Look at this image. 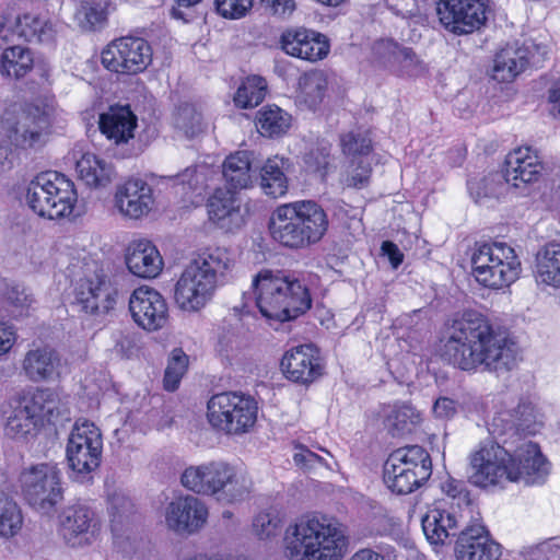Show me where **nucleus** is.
Returning <instances> with one entry per match:
<instances>
[{
  "mask_svg": "<svg viewBox=\"0 0 560 560\" xmlns=\"http://www.w3.org/2000/svg\"><path fill=\"white\" fill-rule=\"evenodd\" d=\"M55 35V25L47 13L31 11L15 16L5 13L0 18V48L15 39L49 44Z\"/></svg>",
  "mask_w": 560,
  "mask_h": 560,
  "instance_id": "16",
  "label": "nucleus"
},
{
  "mask_svg": "<svg viewBox=\"0 0 560 560\" xmlns=\"http://www.w3.org/2000/svg\"><path fill=\"white\" fill-rule=\"evenodd\" d=\"M388 463L396 467H405L408 470L417 472L427 479L432 474V462L430 454L420 445H408L399 447L392 452L387 458Z\"/></svg>",
  "mask_w": 560,
  "mask_h": 560,
  "instance_id": "38",
  "label": "nucleus"
},
{
  "mask_svg": "<svg viewBox=\"0 0 560 560\" xmlns=\"http://www.w3.org/2000/svg\"><path fill=\"white\" fill-rule=\"evenodd\" d=\"M77 200L74 184L52 171L38 174L26 191L30 208L39 217L50 220L69 217Z\"/></svg>",
  "mask_w": 560,
  "mask_h": 560,
  "instance_id": "9",
  "label": "nucleus"
},
{
  "mask_svg": "<svg viewBox=\"0 0 560 560\" xmlns=\"http://www.w3.org/2000/svg\"><path fill=\"white\" fill-rule=\"evenodd\" d=\"M23 515L18 503L0 491V536H15L22 528Z\"/></svg>",
  "mask_w": 560,
  "mask_h": 560,
  "instance_id": "47",
  "label": "nucleus"
},
{
  "mask_svg": "<svg viewBox=\"0 0 560 560\" xmlns=\"http://www.w3.org/2000/svg\"><path fill=\"white\" fill-rule=\"evenodd\" d=\"M208 172L209 170L206 165L190 166L183 173L176 175V182L184 188L197 190L206 185Z\"/></svg>",
  "mask_w": 560,
  "mask_h": 560,
  "instance_id": "55",
  "label": "nucleus"
},
{
  "mask_svg": "<svg viewBox=\"0 0 560 560\" xmlns=\"http://www.w3.org/2000/svg\"><path fill=\"white\" fill-rule=\"evenodd\" d=\"M180 482L195 493L214 497L224 503L245 500L253 488L252 480L245 474L223 460L187 467L182 474Z\"/></svg>",
  "mask_w": 560,
  "mask_h": 560,
  "instance_id": "7",
  "label": "nucleus"
},
{
  "mask_svg": "<svg viewBox=\"0 0 560 560\" xmlns=\"http://www.w3.org/2000/svg\"><path fill=\"white\" fill-rule=\"evenodd\" d=\"M125 261L128 270L144 279L158 277L163 269V259L152 242L135 240L126 248Z\"/></svg>",
  "mask_w": 560,
  "mask_h": 560,
  "instance_id": "29",
  "label": "nucleus"
},
{
  "mask_svg": "<svg viewBox=\"0 0 560 560\" xmlns=\"http://www.w3.org/2000/svg\"><path fill=\"white\" fill-rule=\"evenodd\" d=\"M103 440L100 429L88 420H78L67 445V458L78 478L95 470L101 463Z\"/></svg>",
  "mask_w": 560,
  "mask_h": 560,
  "instance_id": "15",
  "label": "nucleus"
},
{
  "mask_svg": "<svg viewBox=\"0 0 560 560\" xmlns=\"http://www.w3.org/2000/svg\"><path fill=\"white\" fill-rule=\"evenodd\" d=\"M215 7L222 16L240 19L252 7V0H215Z\"/></svg>",
  "mask_w": 560,
  "mask_h": 560,
  "instance_id": "58",
  "label": "nucleus"
},
{
  "mask_svg": "<svg viewBox=\"0 0 560 560\" xmlns=\"http://www.w3.org/2000/svg\"><path fill=\"white\" fill-rule=\"evenodd\" d=\"M281 526V518L276 511H264L253 520L254 534L260 540H268L278 536Z\"/></svg>",
  "mask_w": 560,
  "mask_h": 560,
  "instance_id": "51",
  "label": "nucleus"
},
{
  "mask_svg": "<svg viewBox=\"0 0 560 560\" xmlns=\"http://www.w3.org/2000/svg\"><path fill=\"white\" fill-rule=\"evenodd\" d=\"M188 363V355L183 351V349L175 348L172 350L163 380L164 388L166 390L173 392L178 387L182 377L187 371Z\"/></svg>",
  "mask_w": 560,
  "mask_h": 560,
  "instance_id": "49",
  "label": "nucleus"
},
{
  "mask_svg": "<svg viewBox=\"0 0 560 560\" xmlns=\"http://www.w3.org/2000/svg\"><path fill=\"white\" fill-rule=\"evenodd\" d=\"M511 465H514L515 475H520V478L511 481L524 482L527 486L542 483L549 474L547 459L539 446L533 442H525L517 447L511 457Z\"/></svg>",
  "mask_w": 560,
  "mask_h": 560,
  "instance_id": "26",
  "label": "nucleus"
},
{
  "mask_svg": "<svg viewBox=\"0 0 560 560\" xmlns=\"http://www.w3.org/2000/svg\"><path fill=\"white\" fill-rule=\"evenodd\" d=\"M267 91V82L259 75L247 77L237 89L234 102L236 106L249 108L259 105Z\"/></svg>",
  "mask_w": 560,
  "mask_h": 560,
  "instance_id": "46",
  "label": "nucleus"
},
{
  "mask_svg": "<svg viewBox=\"0 0 560 560\" xmlns=\"http://www.w3.org/2000/svg\"><path fill=\"white\" fill-rule=\"evenodd\" d=\"M283 159L273 156L260 167L261 189L272 198L282 197L288 190V178L283 172Z\"/></svg>",
  "mask_w": 560,
  "mask_h": 560,
  "instance_id": "40",
  "label": "nucleus"
},
{
  "mask_svg": "<svg viewBox=\"0 0 560 560\" xmlns=\"http://www.w3.org/2000/svg\"><path fill=\"white\" fill-rule=\"evenodd\" d=\"M280 43L285 54L312 62L325 58L329 51L325 35L304 27L285 31Z\"/></svg>",
  "mask_w": 560,
  "mask_h": 560,
  "instance_id": "23",
  "label": "nucleus"
},
{
  "mask_svg": "<svg viewBox=\"0 0 560 560\" xmlns=\"http://www.w3.org/2000/svg\"><path fill=\"white\" fill-rule=\"evenodd\" d=\"M527 66V49L516 45H508L495 55L492 78L499 82H512Z\"/></svg>",
  "mask_w": 560,
  "mask_h": 560,
  "instance_id": "32",
  "label": "nucleus"
},
{
  "mask_svg": "<svg viewBox=\"0 0 560 560\" xmlns=\"http://www.w3.org/2000/svg\"><path fill=\"white\" fill-rule=\"evenodd\" d=\"M252 155L250 152L241 151L225 159L222 174L230 186L229 189H245L250 186L254 173L258 170V166L253 163Z\"/></svg>",
  "mask_w": 560,
  "mask_h": 560,
  "instance_id": "33",
  "label": "nucleus"
},
{
  "mask_svg": "<svg viewBox=\"0 0 560 560\" xmlns=\"http://www.w3.org/2000/svg\"><path fill=\"white\" fill-rule=\"evenodd\" d=\"M398 49L399 45L392 39L378 40L373 47L375 56L387 66H395Z\"/></svg>",
  "mask_w": 560,
  "mask_h": 560,
  "instance_id": "59",
  "label": "nucleus"
},
{
  "mask_svg": "<svg viewBox=\"0 0 560 560\" xmlns=\"http://www.w3.org/2000/svg\"><path fill=\"white\" fill-rule=\"evenodd\" d=\"M52 112L47 104H27L14 115L7 114L2 120L7 140L21 149L42 147L48 135Z\"/></svg>",
  "mask_w": 560,
  "mask_h": 560,
  "instance_id": "12",
  "label": "nucleus"
},
{
  "mask_svg": "<svg viewBox=\"0 0 560 560\" xmlns=\"http://www.w3.org/2000/svg\"><path fill=\"white\" fill-rule=\"evenodd\" d=\"M291 115L276 105L260 108L256 115V127L261 136L277 138L291 127Z\"/></svg>",
  "mask_w": 560,
  "mask_h": 560,
  "instance_id": "39",
  "label": "nucleus"
},
{
  "mask_svg": "<svg viewBox=\"0 0 560 560\" xmlns=\"http://www.w3.org/2000/svg\"><path fill=\"white\" fill-rule=\"evenodd\" d=\"M330 144L322 142L306 152L304 164L307 171L319 173L325 177L330 165Z\"/></svg>",
  "mask_w": 560,
  "mask_h": 560,
  "instance_id": "53",
  "label": "nucleus"
},
{
  "mask_svg": "<svg viewBox=\"0 0 560 560\" xmlns=\"http://www.w3.org/2000/svg\"><path fill=\"white\" fill-rule=\"evenodd\" d=\"M534 278L539 287L560 289V244H548L537 253Z\"/></svg>",
  "mask_w": 560,
  "mask_h": 560,
  "instance_id": "36",
  "label": "nucleus"
},
{
  "mask_svg": "<svg viewBox=\"0 0 560 560\" xmlns=\"http://www.w3.org/2000/svg\"><path fill=\"white\" fill-rule=\"evenodd\" d=\"M79 177L90 187H105L115 178L113 165L94 153H84L77 162Z\"/></svg>",
  "mask_w": 560,
  "mask_h": 560,
  "instance_id": "37",
  "label": "nucleus"
},
{
  "mask_svg": "<svg viewBox=\"0 0 560 560\" xmlns=\"http://www.w3.org/2000/svg\"><path fill=\"white\" fill-rule=\"evenodd\" d=\"M432 410L438 418L448 419L455 415L456 405L454 400L447 397H441L436 399L432 407Z\"/></svg>",
  "mask_w": 560,
  "mask_h": 560,
  "instance_id": "64",
  "label": "nucleus"
},
{
  "mask_svg": "<svg viewBox=\"0 0 560 560\" xmlns=\"http://www.w3.org/2000/svg\"><path fill=\"white\" fill-rule=\"evenodd\" d=\"M341 148L351 160L370 159L371 139L363 133L348 132L341 137Z\"/></svg>",
  "mask_w": 560,
  "mask_h": 560,
  "instance_id": "52",
  "label": "nucleus"
},
{
  "mask_svg": "<svg viewBox=\"0 0 560 560\" xmlns=\"http://www.w3.org/2000/svg\"><path fill=\"white\" fill-rule=\"evenodd\" d=\"M327 229L325 210L312 200L279 206L269 222L272 238L289 248H304L319 242Z\"/></svg>",
  "mask_w": 560,
  "mask_h": 560,
  "instance_id": "5",
  "label": "nucleus"
},
{
  "mask_svg": "<svg viewBox=\"0 0 560 560\" xmlns=\"http://www.w3.org/2000/svg\"><path fill=\"white\" fill-rule=\"evenodd\" d=\"M207 520V505L191 494L175 498L165 509V524L170 530L178 535H191L199 532Z\"/></svg>",
  "mask_w": 560,
  "mask_h": 560,
  "instance_id": "20",
  "label": "nucleus"
},
{
  "mask_svg": "<svg viewBox=\"0 0 560 560\" xmlns=\"http://www.w3.org/2000/svg\"><path fill=\"white\" fill-rule=\"evenodd\" d=\"M471 272L483 287L499 290L514 283L522 272V264L513 247L505 243L476 245L471 256Z\"/></svg>",
  "mask_w": 560,
  "mask_h": 560,
  "instance_id": "8",
  "label": "nucleus"
},
{
  "mask_svg": "<svg viewBox=\"0 0 560 560\" xmlns=\"http://www.w3.org/2000/svg\"><path fill=\"white\" fill-rule=\"evenodd\" d=\"M347 547L341 524L325 515L301 517L287 527L283 537L288 560H341Z\"/></svg>",
  "mask_w": 560,
  "mask_h": 560,
  "instance_id": "3",
  "label": "nucleus"
},
{
  "mask_svg": "<svg viewBox=\"0 0 560 560\" xmlns=\"http://www.w3.org/2000/svg\"><path fill=\"white\" fill-rule=\"evenodd\" d=\"M442 357L464 371L481 368L500 375L516 368L520 349L506 331L494 328L485 316L466 312L448 328Z\"/></svg>",
  "mask_w": 560,
  "mask_h": 560,
  "instance_id": "1",
  "label": "nucleus"
},
{
  "mask_svg": "<svg viewBox=\"0 0 560 560\" xmlns=\"http://www.w3.org/2000/svg\"><path fill=\"white\" fill-rule=\"evenodd\" d=\"M541 170L537 152L525 147L508 154L502 174L510 189H523L522 194H525L527 185L538 179Z\"/></svg>",
  "mask_w": 560,
  "mask_h": 560,
  "instance_id": "22",
  "label": "nucleus"
},
{
  "mask_svg": "<svg viewBox=\"0 0 560 560\" xmlns=\"http://www.w3.org/2000/svg\"><path fill=\"white\" fill-rule=\"evenodd\" d=\"M207 209L210 221L221 230L232 232L244 224L241 200L231 189H215L208 199Z\"/></svg>",
  "mask_w": 560,
  "mask_h": 560,
  "instance_id": "25",
  "label": "nucleus"
},
{
  "mask_svg": "<svg viewBox=\"0 0 560 560\" xmlns=\"http://www.w3.org/2000/svg\"><path fill=\"white\" fill-rule=\"evenodd\" d=\"M61 476L58 464L52 462L25 468L20 476L25 501L42 514L54 512L63 498Z\"/></svg>",
  "mask_w": 560,
  "mask_h": 560,
  "instance_id": "11",
  "label": "nucleus"
},
{
  "mask_svg": "<svg viewBox=\"0 0 560 560\" xmlns=\"http://www.w3.org/2000/svg\"><path fill=\"white\" fill-rule=\"evenodd\" d=\"M7 416L5 432L15 440L36 435L38 429L47 423H55L67 415V409L58 394L51 389L25 390L12 397Z\"/></svg>",
  "mask_w": 560,
  "mask_h": 560,
  "instance_id": "6",
  "label": "nucleus"
},
{
  "mask_svg": "<svg viewBox=\"0 0 560 560\" xmlns=\"http://www.w3.org/2000/svg\"><path fill=\"white\" fill-rule=\"evenodd\" d=\"M100 129L116 144L126 143L135 136L137 116L128 106H112L100 116Z\"/></svg>",
  "mask_w": 560,
  "mask_h": 560,
  "instance_id": "31",
  "label": "nucleus"
},
{
  "mask_svg": "<svg viewBox=\"0 0 560 560\" xmlns=\"http://www.w3.org/2000/svg\"><path fill=\"white\" fill-rule=\"evenodd\" d=\"M421 525L430 544L443 545L448 537L457 535L458 521L454 513L433 509L422 517Z\"/></svg>",
  "mask_w": 560,
  "mask_h": 560,
  "instance_id": "35",
  "label": "nucleus"
},
{
  "mask_svg": "<svg viewBox=\"0 0 560 560\" xmlns=\"http://www.w3.org/2000/svg\"><path fill=\"white\" fill-rule=\"evenodd\" d=\"M0 55V74L10 80L24 78L34 67L33 52L24 46L10 43L3 45Z\"/></svg>",
  "mask_w": 560,
  "mask_h": 560,
  "instance_id": "34",
  "label": "nucleus"
},
{
  "mask_svg": "<svg viewBox=\"0 0 560 560\" xmlns=\"http://www.w3.org/2000/svg\"><path fill=\"white\" fill-rule=\"evenodd\" d=\"M61 361L58 352L49 346H38L28 350L22 368L33 382L54 380L59 375Z\"/></svg>",
  "mask_w": 560,
  "mask_h": 560,
  "instance_id": "30",
  "label": "nucleus"
},
{
  "mask_svg": "<svg viewBox=\"0 0 560 560\" xmlns=\"http://www.w3.org/2000/svg\"><path fill=\"white\" fill-rule=\"evenodd\" d=\"M209 423L229 434L248 432L257 420L258 405L249 395L237 392H223L213 395L208 401Z\"/></svg>",
  "mask_w": 560,
  "mask_h": 560,
  "instance_id": "10",
  "label": "nucleus"
},
{
  "mask_svg": "<svg viewBox=\"0 0 560 560\" xmlns=\"http://www.w3.org/2000/svg\"><path fill=\"white\" fill-rule=\"evenodd\" d=\"M96 523H93V513L90 509L75 505L63 512L61 520V534L71 547H82L92 544L96 537Z\"/></svg>",
  "mask_w": 560,
  "mask_h": 560,
  "instance_id": "28",
  "label": "nucleus"
},
{
  "mask_svg": "<svg viewBox=\"0 0 560 560\" xmlns=\"http://www.w3.org/2000/svg\"><path fill=\"white\" fill-rule=\"evenodd\" d=\"M428 479L408 470L405 467H396L385 462L384 481L388 489L397 494H408L418 489Z\"/></svg>",
  "mask_w": 560,
  "mask_h": 560,
  "instance_id": "42",
  "label": "nucleus"
},
{
  "mask_svg": "<svg viewBox=\"0 0 560 560\" xmlns=\"http://www.w3.org/2000/svg\"><path fill=\"white\" fill-rule=\"evenodd\" d=\"M468 478L475 486L486 488L520 478V475H515L509 452L489 442L470 455Z\"/></svg>",
  "mask_w": 560,
  "mask_h": 560,
  "instance_id": "14",
  "label": "nucleus"
},
{
  "mask_svg": "<svg viewBox=\"0 0 560 560\" xmlns=\"http://www.w3.org/2000/svg\"><path fill=\"white\" fill-rule=\"evenodd\" d=\"M35 300L27 290L19 284L7 285L1 299V310L12 318L27 316Z\"/></svg>",
  "mask_w": 560,
  "mask_h": 560,
  "instance_id": "43",
  "label": "nucleus"
},
{
  "mask_svg": "<svg viewBox=\"0 0 560 560\" xmlns=\"http://www.w3.org/2000/svg\"><path fill=\"white\" fill-rule=\"evenodd\" d=\"M327 84L322 71L303 74L299 81L298 102L308 109H315L325 97Z\"/></svg>",
  "mask_w": 560,
  "mask_h": 560,
  "instance_id": "41",
  "label": "nucleus"
},
{
  "mask_svg": "<svg viewBox=\"0 0 560 560\" xmlns=\"http://www.w3.org/2000/svg\"><path fill=\"white\" fill-rule=\"evenodd\" d=\"M470 196L476 202L486 198H499L509 188L501 173H492L483 177L470 178L467 183Z\"/></svg>",
  "mask_w": 560,
  "mask_h": 560,
  "instance_id": "45",
  "label": "nucleus"
},
{
  "mask_svg": "<svg viewBox=\"0 0 560 560\" xmlns=\"http://www.w3.org/2000/svg\"><path fill=\"white\" fill-rule=\"evenodd\" d=\"M174 125L187 138L198 136L205 127L201 113L191 104H183L178 107L174 117Z\"/></svg>",
  "mask_w": 560,
  "mask_h": 560,
  "instance_id": "48",
  "label": "nucleus"
},
{
  "mask_svg": "<svg viewBox=\"0 0 560 560\" xmlns=\"http://www.w3.org/2000/svg\"><path fill=\"white\" fill-rule=\"evenodd\" d=\"M280 365L285 377L295 383H312L322 375L320 359L313 345H301L288 350Z\"/></svg>",
  "mask_w": 560,
  "mask_h": 560,
  "instance_id": "24",
  "label": "nucleus"
},
{
  "mask_svg": "<svg viewBox=\"0 0 560 560\" xmlns=\"http://www.w3.org/2000/svg\"><path fill=\"white\" fill-rule=\"evenodd\" d=\"M234 266L231 253L223 247L207 248L182 271L174 289V300L186 312H198L213 299L217 288Z\"/></svg>",
  "mask_w": 560,
  "mask_h": 560,
  "instance_id": "2",
  "label": "nucleus"
},
{
  "mask_svg": "<svg viewBox=\"0 0 560 560\" xmlns=\"http://www.w3.org/2000/svg\"><path fill=\"white\" fill-rule=\"evenodd\" d=\"M129 311L133 322L148 331H156L166 326L168 307L163 295L155 289L141 285L129 298Z\"/></svg>",
  "mask_w": 560,
  "mask_h": 560,
  "instance_id": "19",
  "label": "nucleus"
},
{
  "mask_svg": "<svg viewBox=\"0 0 560 560\" xmlns=\"http://www.w3.org/2000/svg\"><path fill=\"white\" fill-rule=\"evenodd\" d=\"M514 420L513 424L523 431H527L529 433L535 432L537 425H540V421L538 420V412L535 407L530 402H521L514 410Z\"/></svg>",
  "mask_w": 560,
  "mask_h": 560,
  "instance_id": "54",
  "label": "nucleus"
},
{
  "mask_svg": "<svg viewBox=\"0 0 560 560\" xmlns=\"http://www.w3.org/2000/svg\"><path fill=\"white\" fill-rule=\"evenodd\" d=\"M118 299L117 278L104 269H96L77 283L73 304L86 314L105 315L114 310Z\"/></svg>",
  "mask_w": 560,
  "mask_h": 560,
  "instance_id": "13",
  "label": "nucleus"
},
{
  "mask_svg": "<svg viewBox=\"0 0 560 560\" xmlns=\"http://www.w3.org/2000/svg\"><path fill=\"white\" fill-rule=\"evenodd\" d=\"M75 19L84 30L92 31L104 23L106 15L100 7L82 3L75 13Z\"/></svg>",
  "mask_w": 560,
  "mask_h": 560,
  "instance_id": "56",
  "label": "nucleus"
},
{
  "mask_svg": "<svg viewBox=\"0 0 560 560\" xmlns=\"http://www.w3.org/2000/svg\"><path fill=\"white\" fill-rule=\"evenodd\" d=\"M261 5L272 14L279 16L290 15L294 9V0H260Z\"/></svg>",
  "mask_w": 560,
  "mask_h": 560,
  "instance_id": "62",
  "label": "nucleus"
},
{
  "mask_svg": "<svg viewBox=\"0 0 560 560\" xmlns=\"http://www.w3.org/2000/svg\"><path fill=\"white\" fill-rule=\"evenodd\" d=\"M114 200L119 213L133 220L147 217L154 206L151 186L140 178H130L118 185Z\"/></svg>",
  "mask_w": 560,
  "mask_h": 560,
  "instance_id": "21",
  "label": "nucleus"
},
{
  "mask_svg": "<svg viewBox=\"0 0 560 560\" xmlns=\"http://www.w3.org/2000/svg\"><path fill=\"white\" fill-rule=\"evenodd\" d=\"M16 341L13 326L0 322V355L8 353Z\"/></svg>",
  "mask_w": 560,
  "mask_h": 560,
  "instance_id": "63",
  "label": "nucleus"
},
{
  "mask_svg": "<svg viewBox=\"0 0 560 560\" xmlns=\"http://www.w3.org/2000/svg\"><path fill=\"white\" fill-rule=\"evenodd\" d=\"M371 172L370 159L351 160L341 182L349 188L361 189L369 184Z\"/></svg>",
  "mask_w": 560,
  "mask_h": 560,
  "instance_id": "50",
  "label": "nucleus"
},
{
  "mask_svg": "<svg viewBox=\"0 0 560 560\" xmlns=\"http://www.w3.org/2000/svg\"><path fill=\"white\" fill-rule=\"evenodd\" d=\"M436 14L446 31L466 35L486 23L487 3L486 0H439Z\"/></svg>",
  "mask_w": 560,
  "mask_h": 560,
  "instance_id": "18",
  "label": "nucleus"
},
{
  "mask_svg": "<svg viewBox=\"0 0 560 560\" xmlns=\"http://www.w3.org/2000/svg\"><path fill=\"white\" fill-rule=\"evenodd\" d=\"M441 489L448 498L456 501L457 506L469 503L468 492L462 481L448 478L441 483Z\"/></svg>",
  "mask_w": 560,
  "mask_h": 560,
  "instance_id": "60",
  "label": "nucleus"
},
{
  "mask_svg": "<svg viewBox=\"0 0 560 560\" xmlns=\"http://www.w3.org/2000/svg\"><path fill=\"white\" fill-rule=\"evenodd\" d=\"M458 560H499L500 545L489 538L482 525H474L460 532L456 541Z\"/></svg>",
  "mask_w": 560,
  "mask_h": 560,
  "instance_id": "27",
  "label": "nucleus"
},
{
  "mask_svg": "<svg viewBox=\"0 0 560 560\" xmlns=\"http://www.w3.org/2000/svg\"><path fill=\"white\" fill-rule=\"evenodd\" d=\"M109 512L113 516L112 520V528L116 534L118 530L117 525L120 523L121 518L128 515L131 512L132 503L128 499V497L121 491H114L108 497Z\"/></svg>",
  "mask_w": 560,
  "mask_h": 560,
  "instance_id": "57",
  "label": "nucleus"
},
{
  "mask_svg": "<svg viewBox=\"0 0 560 560\" xmlns=\"http://www.w3.org/2000/svg\"><path fill=\"white\" fill-rule=\"evenodd\" d=\"M255 303L262 316L278 322L295 319L312 306L307 287L293 273L264 269L252 281Z\"/></svg>",
  "mask_w": 560,
  "mask_h": 560,
  "instance_id": "4",
  "label": "nucleus"
},
{
  "mask_svg": "<svg viewBox=\"0 0 560 560\" xmlns=\"http://www.w3.org/2000/svg\"><path fill=\"white\" fill-rule=\"evenodd\" d=\"M421 421L420 412L407 404L394 405L385 419V427L395 435H402L412 431Z\"/></svg>",
  "mask_w": 560,
  "mask_h": 560,
  "instance_id": "44",
  "label": "nucleus"
},
{
  "mask_svg": "<svg viewBox=\"0 0 560 560\" xmlns=\"http://www.w3.org/2000/svg\"><path fill=\"white\" fill-rule=\"evenodd\" d=\"M294 463L304 469H312L315 468L318 465H325L328 467V464L325 462V459L308 450L305 446H298L296 452L293 455Z\"/></svg>",
  "mask_w": 560,
  "mask_h": 560,
  "instance_id": "61",
  "label": "nucleus"
},
{
  "mask_svg": "<svg viewBox=\"0 0 560 560\" xmlns=\"http://www.w3.org/2000/svg\"><path fill=\"white\" fill-rule=\"evenodd\" d=\"M151 61V46L140 37L115 39L102 51L103 66L116 73L137 74L145 70Z\"/></svg>",
  "mask_w": 560,
  "mask_h": 560,
  "instance_id": "17",
  "label": "nucleus"
}]
</instances>
